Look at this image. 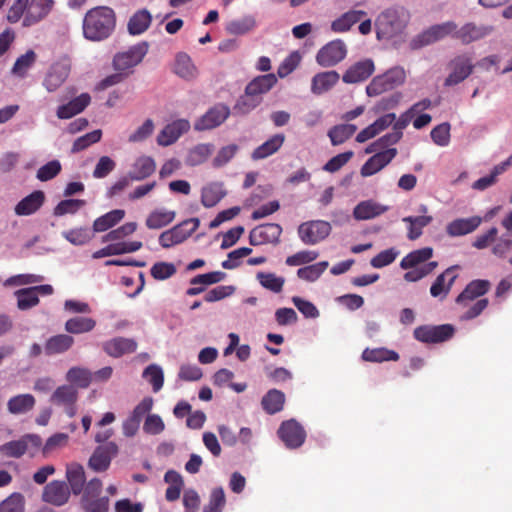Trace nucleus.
<instances>
[{
    "label": "nucleus",
    "instance_id": "nucleus-1",
    "mask_svg": "<svg viewBox=\"0 0 512 512\" xmlns=\"http://www.w3.org/2000/svg\"><path fill=\"white\" fill-rule=\"evenodd\" d=\"M54 5V0H15L8 9L6 19L14 24L23 18L22 25L30 27L44 20Z\"/></svg>",
    "mask_w": 512,
    "mask_h": 512
},
{
    "label": "nucleus",
    "instance_id": "nucleus-2",
    "mask_svg": "<svg viewBox=\"0 0 512 512\" xmlns=\"http://www.w3.org/2000/svg\"><path fill=\"white\" fill-rule=\"evenodd\" d=\"M116 16L113 9L100 6L90 9L83 20L84 37L91 41L108 38L115 29Z\"/></svg>",
    "mask_w": 512,
    "mask_h": 512
},
{
    "label": "nucleus",
    "instance_id": "nucleus-3",
    "mask_svg": "<svg viewBox=\"0 0 512 512\" xmlns=\"http://www.w3.org/2000/svg\"><path fill=\"white\" fill-rule=\"evenodd\" d=\"M405 70L401 67H393L372 79L366 87L368 96H378L386 91L393 90L394 88L402 85L405 82Z\"/></svg>",
    "mask_w": 512,
    "mask_h": 512
},
{
    "label": "nucleus",
    "instance_id": "nucleus-4",
    "mask_svg": "<svg viewBox=\"0 0 512 512\" xmlns=\"http://www.w3.org/2000/svg\"><path fill=\"white\" fill-rule=\"evenodd\" d=\"M149 44L146 41L131 46L128 50L117 53L113 58V68L125 75L140 64L148 53Z\"/></svg>",
    "mask_w": 512,
    "mask_h": 512
},
{
    "label": "nucleus",
    "instance_id": "nucleus-5",
    "mask_svg": "<svg viewBox=\"0 0 512 512\" xmlns=\"http://www.w3.org/2000/svg\"><path fill=\"white\" fill-rule=\"evenodd\" d=\"M455 334L452 324L421 325L414 329L413 336L425 344H438L450 340Z\"/></svg>",
    "mask_w": 512,
    "mask_h": 512
},
{
    "label": "nucleus",
    "instance_id": "nucleus-6",
    "mask_svg": "<svg viewBox=\"0 0 512 512\" xmlns=\"http://www.w3.org/2000/svg\"><path fill=\"white\" fill-rule=\"evenodd\" d=\"M455 22L447 21L441 24H435L419 34L412 42L414 48L427 46L451 37L454 39Z\"/></svg>",
    "mask_w": 512,
    "mask_h": 512
},
{
    "label": "nucleus",
    "instance_id": "nucleus-7",
    "mask_svg": "<svg viewBox=\"0 0 512 512\" xmlns=\"http://www.w3.org/2000/svg\"><path fill=\"white\" fill-rule=\"evenodd\" d=\"M331 229V225L327 221L312 220L304 222L298 227V235L304 244L315 245L328 237Z\"/></svg>",
    "mask_w": 512,
    "mask_h": 512
},
{
    "label": "nucleus",
    "instance_id": "nucleus-8",
    "mask_svg": "<svg viewBox=\"0 0 512 512\" xmlns=\"http://www.w3.org/2000/svg\"><path fill=\"white\" fill-rule=\"evenodd\" d=\"M42 445V439L36 434H27L18 440L7 442L0 446V454L11 458H20L30 449L37 450Z\"/></svg>",
    "mask_w": 512,
    "mask_h": 512
},
{
    "label": "nucleus",
    "instance_id": "nucleus-9",
    "mask_svg": "<svg viewBox=\"0 0 512 512\" xmlns=\"http://www.w3.org/2000/svg\"><path fill=\"white\" fill-rule=\"evenodd\" d=\"M347 46L341 39L328 42L316 54V62L321 67H333L345 59Z\"/></svg>",
    "mask_w": 512,
    "mask_h": 512
},
{
    "label": "nucleus",
    "instance_id": "nucleus-10",
    "mask_svg": "<svg viewBox=\"0 0 512 512\" xmlns=\"http://www.w3.org/2000/svg\"><path fill=\"white\" fill-rule=\"evenodd\" d=\"M230 113V108L227 105L218 103L195 121L194 129L196 131H206L217 128L226 121Z\"/></svg>",
    "mask_w": 512,
    "mask_h": 512
},
{
    "label": "nucleus",
    "instance_id": "nucleus-11",
    "mask_svg": "<svg viewBox=\"0 0 512 512\" xmlns=\"http://www.w3.org/2000/svg\"><path fill=\"white\" fill-rule=\"evenodd\" d=\"M277 434L289 449L299 448L303 445L306 439V432L303 426L295 419L282 422Z\"/></svg>",
    "mask_w": 512,
    "mask_h": 512
},
{
    "label": "nucleus",
    "instance_id": "nucleus-12",
    "mask_svg": "<svg viewBox=\"0 0 512 512\" xmlns=\"http://www.w3.org/2000/svg\"><path fill=\"white\" fill-rule=\"evenodd\" d=\"M471 57L461 54L454 57L450 62L451 72L445 79V86H454L468 78L474 69Z\"/></svg>",
    "mask_w": 512,
    "mask_h": 512
},
{
    "label": "nucleus",
    "instance_id": "nucleus-13",
    "mask_svg": "<svg viewBox=\"0 0 512 512\" xmlns=\"http://www.w3.org/2000/svg\"><path fill=\"white\" fill-rule=\"evenodd\" d=\"M492 32V26L477 25L474 22H468L458 27L455 23L454 39L460 41L463 45H468L485 38Z\"/></svg>",
    "mask_w": 512,
    "mask_h": 512
},
{
    "label": "nucleus",
    "instance_id": "nucleus-14",
    "mask_svg": "<svg viewBox=\"0 0 512 512\" xmlns=\"http://www.w3.org/2000/svg\"><path fill=\"white\" fill-rule=\"evenodd\" d=\"M117 454V444L115 442H107L94 450L88 461V466L95 472H104L110 467L112 459Z\"/></svg>",
    "mask_w": 512,
    "mask_h": 512
},
{
    "label": "nucleus",
    "instance_id": "nucleus-15",
    "mask_svg": "<svg viewBox=\"0 0 512 512\" xmlns=\"http://www.w3.org/2000/svg\"><path fill=\"white\" fill-rule=\"evenodd\" d=\"M282 234V227L277 223L261 224L253 228L249 233V242L253 246L263 244H277Z\"/></svg>",
    "mask_w": 512,
    "mask_h": 512
},
{
    "label": "nucleus",
    "instance_id": "nucleus-16",
    "mask_svg": "<svg viewBox=\"0 0 512 512\" xmlns=\"http://www.w3.org/2000/svg\"><path fill=\"white\" fill-rule=\"evenodd\" d=\"M78 400V391L73 385L59 386L52 394L50 401L58 406H63L65 413L69 417L76 414V402Z\"/></svg>",
    "mask_w": 512,
    "mask_h": 512
},
{
    "label": "nucleus",
    "instance_id": "nucleus-17",
    "mask_svg": "<svg viewBox=\"0 0 512 512\" xmlns=\"http://www.w3.org/2000/svg\"><path fill=\"white\" fill-rule=\"evenodd\" d=\"M70 489L66 482L54 480L48 483L42 492V500L53 506H63L70 498Z\"/></svg>",
    "mask_w": 512,
    "mask_h": 512
},
{
    "label": "nucleus",
    "instance_id": "nucleus-18",
    "mask_svg": "<svg viewBox=\"0 0 512 512\" xmlns=\"http://www.w3.org/2000/svg\"><path fill=\"white\" fill-rule=\"evenodd\" d=\"M459 269V265H452L438 275L430 287L431 296L440 299L446 298L458 278L456 271Z\"/></svg>",
    "mask_w": 512,
    "mask_h": 512
},
{
    "label": "nucleus",
    "instance_id": "nucleus-19",
    "mask_svg": "<svg viewBox=\"0 0 512 512\" xmlns=\"http://www.w3.org/2000/svg\"><path fill=\"white\" fill-rule=\"evenodd\" d=\"M397 155L396 148H388L370 157L361 167L360 173L363 177L376 174L387 166Z\"/></svg>",
    "mask_w": 512,
    "mask_h": 512
},
{
    "label": "nucleus",
    "instance_id": "nucleus-20",
    "mask_svg": "<svg viewBox=\"0 0 512 512\" xmlns=\"http://www.w3.org/2000/svg\"><path fill=\"white\" fill-rule=\"evenodd\" d=\"M190 129V122L186 119H178L167 124L157 136V142L161 146H169L175 143L184 133Z\"/></svg>",
    "mask_w": 512,
    "mask_h": 512
},
{
    "label": "nucleus",
    "instance_id": "nucleus-21",
    "mask_svg": "<svg viewBox=\"0 0 512 512\" xmlns=\"http://www.w3.org/2000/svg\"><path fill=\"white\" fill-rule=\"evenodd\" d=\"M491 288L488 280L476 279L469 282L464 290L456 297L457 304L468 307L469 302L485 295Z\"/></svg>",
    "mask_w": 512,
    "mask_h": 512
},
{
    "label": "nucleus",
    "instance_id": "nucleus-22",
    "mask_svg": "<svg viewBox=\"0 0 512 512\" xmlns=\"http://www.w3.org/2000/svg\"><path fill=\"white\" fill-rule=\"evenodd\" d=\"M374 70V62L371 59H365L350 66L343 74L342 80L348 84L362 82L368 79Z\"/></svg>",
    "mask_w": 512,
    "mask_h": 512
},
{
    "label": "nucleus",
    "instance_id": "nucleus-23",
    "mask_svg": "<svg viewBox=\"0 0 512 512\" xmlns=\"http://www.w3.org/2000/svg\"><path fill=\"white\" fill-rule=\"evenodd\" d=\"M69 74L70 65L67 62H57L50 67L43 85L49 92H54L66 81Z\"/></svg>",
    "mask_w": 512,
    "mask_h": 512
},
{
    "label": "nucleus",
    "instance_id": "nucleus-24",
    "mask_svg": "<svg viewBox=\"0 0 512 512\" xmlns=\"http://www.w3.org/2000/svg\"><path fill=\"white\" fill-rule=\"evenodd\" d=\"M45 202V194L35 190L17 203L14 212L17 216H29L36 213Z\"/></svg>",
    "mask_w": 512,
    "mask_h": 512
},
{
    "label": "nucleus",
    "instance_id": "nucleus-25",
    "mask_svg": "<svg viewBox=\"0 0 512 512\" xmlns=\"http://www.w3.org/2000/svg\"><path fill=\"white\" fill-rule=\"evenodd\" d=\"M482 218L479 216H472L470 218H458L446 226V233L450 237H458L467 235L475 231L481 224Z\"/></svg>",
    "mask_w": 512,
    "mask_h": 512
},
{
    "label": "nucleus",
    "instance_id": "nucleus-26",
    "mask_svg": "<svg viewBox=\"0 0 512 512\" xmlns=\"http://www.w3.org/2000/svg\"><path fill=\"white\" fill-rule=\"evenodd\" d=\"M104 351L115 358L124 354L133 353L137 349V343L133 339L116 337L103 344Z\"/></svg>",
    "mask_w": 512,
    "mask_h": 512
},
{
    "label": "nucleus",
    "instance_id": "nucleus-27",
    "mask_svg": "<svg viewBox=\"0 0 512 512\" xmlns=\"http://www.w3.org/2000/svg\"><path fill=\"white\" fill-rule=\"evenodd\" d=\"M66 478L70 492L74 495H80L84 490V485L86 483V476L83 466L75 462L67 464Z\"/></svg>",
    "mask_w": 512,
    "mask_h": 512
},
{
    "label": "nucleus",
    "instance_id": "nucleus-28",
    "mask_svg": "<svg viewBox=\"0 0 512 512\" xmlns=\"http://www.w3.org/2000/svg\"><path fill=\"white\" fill-rule=\"evenodd\" d=\"M90 101V95L88 93H82L67 104L59 106L56 113L57 117L59 119H70L81 113L89 105Z\"/></svg>",
    "mask_w": 512,
    "mask_h": 512
},
{
    "label": "nucleus",
    "instance_id": "nucleus-29",
    "mask_svg": "<svg viewBox=\"0 0 512 512\" xmlns=\"http://www.w3.org/2000/svg\"><path fill=\"white\" fill-rule=\"evenodd\" d=\"M285 142V135L278 133L270 137L263 144L255 148L251 154V158L254 161L265 159L276 152L283 146Z\"/></svg>",
    "mask_w": 512,
    "mask_h": 512
},
{
    "label": "nucleus",
    "instance_id": "nucleus-30",
    "mask_svg": "<svg viewBox=\"0 0 512 512\" xmlns=\"http://www.w3.org/2000/svg\"><path fill=\"white\" fill-rule=\"evenodd\" d=\"M339 78V74L333 70L317 73L311 81V92L321 95L335 86Z\"/></svg>",
    "mask_w": 512,
    "mask_h": 512
},
{
    "label": "nucleus",
    "instance_id": "nucleus-31",
    "mask_svg": "<svg viewBox=\"0 0 512 512\" xmlns=\"http://www.w3.org/2000/svg\"><path fill=\"white\" fill-rule=\"evenodd\" d=\"M388 210V207L383 206L373 200L362 201L356 205L353 210V216L357 220H368L375 218Z\"/></svg>",
    "mask_w": 512,
    "mask_h": 512
},
{
    "label": "nucleus",
    "instance_id": "nucleus-32",
    "mask_svg": "<svg viewBox=\"0 0 512 512\" xmlns=\"http://www.w3.org/2000/svg\"><path fill=\"white\" fill-rule=\"evenodd\" d=\"M277 83V78L274 74L269 73L255 77L246 86L247 94H252L257 97H261L262 94L270 91Z\"/></svg>",
    "mask_w": 512,
    "mask_h": 512
},
{
    "label": "nucleus",
    "instance_id": "nucleus-33",
    "mask_svg": "<svg viewBox=\"0 0 512 512\" xmlns=\"http://www.w3.org/2000/svg\"><path fill=\"white\" fill-rule=\"evenodd\" d=\"M74 344V338L68 334H58L50 337L45 345L44 352L46 355H56L68 351Z\"/></svg>",
    "mask_w": 512,
    "mask_h": 512
},
{
    "label": "nucleus",
    "instance_id": "nucleus-34",
    "mask_svg": "<svg viewBox=\"0 0 512 512\" xmlns=\"http://www.w3.org/2000/svg\"><path fill=\"white\" fill-rule=\"evenodd\" d=\"M285 394L278 389H270L261 400L263 410L270 415L282 411L285 404Z\"/></svg>",
    "mask_w": 512,
    "mask_h": 512
},
{
    "label": "nucleus",
    "instance_id": "nucleus-35",
    "mask_svg": "<svg viewBox=\"0 0 512 512\" xmlns=\"http://www.w3.org/2000/svg\"><path fill=\"white\" fill-rule=\"evenodd\" d=\"M152 22V15L147 9H141L135 12L128 22V32L131 35H140L144 33Z\"/></svg>",
    "mask_w": 512,
    "mask_h": 512
},
{
    "label": "nucleus",
    "instance_id": "nucleus-36",
    "mask_svg": "<svg viewBox=\"0 0 512 512\" xmlns=\"http://www.w3.org/2000/svg\"><path fill=\"white\" fill-rule=\"evenodd\" d=\"M155 168V162L151 157L142 156L135 161L129 172V178L136 181L143 180L153 174Z\"/></svg>",
    "mask_w": 512,
    "mask_h": 512
},
{
    "label": "nucleus",
    "instance_id": "nucleus-37",
    "mask_svg": "<svg viewBox=\"0 0 512 512\" xmlns=\"http://www.w3.org/2000/svg\"><path fill=\"white\" fill-rule=\"evenodd\" d=\"M226 195L220 183H210L202 188L201 203L206 208L217 205Z\"/></svg>",
    "mask_w": 512,
    "mask_h": 512
},
{
    "label": "nucleus",
    "instance_id": "nucleus-38",
    "mask_svg": "<svg viewBox=\"0 0 512 512\" xmlns=\"http://www.w3.org/2000/svg\"><path fill=\"white\" fill-rule=\"evenodd\" d=\"M433 256L431 247H424L408 253L400 262V267L404 270L412 269L425 263Z\"/></svg>",
    "mask_w": 512,
    "mask_h": 512
},
{
    "label": "nucleus",
    "instance_id": "nucleus-39",
    "mask_svg": "<svg viewBox=\"0 0 512 512\" xmlns=\"http://www.w3.org/2000/svg\"><path fill=\"white\" fill-rule=\"evenodd\" d=\"M35 397L31 394H20L9 399L7 403L8 411L11 414H24L32 410L35 406Z\"/></svg>",
    "mask_w": 512,
    "mask_h": 512
},
{
    "label": "nucleus",
    "instance_id": "nucleus-40",
    "mask_svg": "<svg viewBox=\"0 0 512 512\" xmlns=\"http://www.w3.org/2000/svg\"><path fill=\"white\" fill-rule=\"evenodd\" d=\"M366 12L361 10H350L339 18L334 20L331 24V29L334 32L342 33L348 31L354 24L359 22Z\"/></svg>",
    "mask_w": 512,
    "mask_h": 512
},
{
    "label": "nucleus",
    "instance_id": "nucleus-41",
    "mask_svg": "<svg viewBox=\"0 0 512 512\" xmlns=\"http://www.w3.org/2000/svg\"><path fill=\"white\" fill-rule=\"evenodd\" d=\"M125 216V211L115 209L98 217L93 223V232H104L118 224Z\"/></svg>",
    "mask_w": 512,
    "mask_h": 512
},
{
    "label": "nucleus",
    "instance_id": "nucleus-42",
    "mask_svg": "<svg viewBox=\"0 0 512 512\" xmlns=\"http://www.w3.org/2000/svg\"><path fill=\"white\" fill-rule=\"evenodd\" d=\"M362 359L367 362H384V361H397L399 354L394 350L387 348H366L362 353Z\"/></svg>",
    "mask_w": 512,
    "mask_h": 512
},
{
    "label": "nucleus",
    "instance_id": "nucleus-43",
    "mask_svg": "<svg viewBox=\"0 0 512 512\" xmlns=\"http://www.w3.org/2000/svg\"><path fill=\"white\" fill-rule=\"evenodd\" d=\"M96 321L90 317H73L66 321L65 330L71 334H82L92 331Z\"/></svg>",
    "mask_w": 512,
    "mask_h": 512
},
{
    "label": "nucleus",
    "instance_id": "nucleus-44",
    "mask_svg": "<svg viewBox=\"0 0 512 512\" xmlns=\"http://www.w3.org/2000/svg\"><path fill=\"white\" fill-rule=\"evenodd\" d=\"M432 216H407L404 222L409 223L407 237L409 240H416L422 235V229L432 222Z\"/></svg>",
    "mask_w": 512,
    "mask_h": 512
},
{
    "label": "nucleus",
    "instance_id": "nucleus-45",
    "mask_svg": "<svg viewBox=\"0 0 512 512\" xmlns=\"http://www.w3.org/2000/svg\"><path fill=\"white\" fill-rule=\"evenodd\" d=\"M357 130L354 124H339L328 131V136L333 146L341 145L347 141Z\"/></svg>",
    "mask_w": 512,
    "mask_h": 512
},
{
    "label": "nucleus",
    "instance_id": "nucleus-46",
    "mask_svg": "<svg viewBox=\"0 0 512 512\" xmlns=\"http://www.w3.org/2000/svg\"><path fill=\"white\" fill-rule=\"evenodd\" d=\"M174 72L184 79H192L196 76V68L188 54H177L175 59Z\"/></svg>",
    "mask_w": 512,
    "mask_h": 512
},
{
    "label": "nucleus",
    "instance_id": "nucleus-47",
    "mask_svg": "<svg viewBox=\"0 0 512 512\" xmlns=\"http://www.w3.org/2000/svg\"><path fill=\"white\" fill-rule=\"evenodd\" d=\"M175 215L174 211L163 209L154 210L148 215L146 219V226L149 229H160L170 224L174 220Z\"/></svg>",
    "mask_w": 512,
    "mask_h": 512
},
{
    "label": "nucleus",
    "instance_id": "nucleus-48",
    "mask_svg": "<svg viewBox=\"0 0 512 512\" xmlns=\"http://www.w3.org/2000/svg\"><path fill=\"white\" fill-rule=\"evenodd\" d=\"M37 55L33 50L26 51L25 54L19 56L12 69L11 73L17 77L23 78L26 76L28 70L35 64Z\"/></svg>",
    "mask_w": 512,
    "mask_h": 512
},
{
    "label": "nucleus",
    "instance_id": "nucleus-49",
    "mask_svg": "<svg viewBox=\"0 0 512 512\" xmlns=\"http://www.w3.org/2000/svg\"><path fill=\"white\" fill-rule=\"evenodd\" d=\"M214 146L210 143H201L193 147L187 156V163L197 166L204 163L212 154Z\"/></svg>",
    "mask_w": 512,
    "mask_h": 512
},
{
    "label": "nucleus",
    "instance_id": "nucleus-50",
    "mask_svg": "<svg viewBox=\"0 0 512 512\" xmlns=\"http://www.w3.org/2000/svg\"><path fill=\"white\" fill-rule=\"evenodd\" d=\"M92 373L85 368L72 367L66 374V379L79 388H87L92 381Z\"/></svg>",
    "mask_w": 512,
    "mask_h": 512
},
{
    "label": "nucleus",
    "instance_id": "nucleus-51",
    "mask_svg": "<svg viewBox=\"0 0 512 512\" xmlns=\"http://www.w3.org/2000/svg\"><path fill=\"white\" fill-rule=\"evenodd\" d=\"M14 294L17 298L19 310L25 311L39 304V297H37L32 287L19 289Z\"/></svg>",
    "mask_w": 512,
    "mask_h": 512
},
{
    "label": "nucleus",
    "instance_id": "nucleus-52",
    "mask_svg": "<svg viewBox=\"0 0 512 512\" xmlns=\"http://www.w3.org/2000/svg\"><path fill=\"white\" fill-rule=\"evenodd\" d=\"M262 101V97H257L252 94H247L245 91L244 95L240 96L236 104L233 107V111L237 115H246L255 109Z\"/></svg>",
    "mask_w": 512,
    "mask_h": 512
},
{
    "label": "nucleus",
    "instance_id": "nucleus-53",
    "mask_svg": "<svg viewBox=\"0 0 512 512\" xmlns=\"http://www.w3.org/2000/svg\"><path fill=\"white\" fill-rule=\"evenodd\" d=\"M328 265L329 264L327 261H321L309 266L299 268L297 270V276L302 280L314 282L324 273Z\"/></svg>",
    "mask_w": 512,
    "mask_h": 512
},
{
    "label": "nucleus",
    "instance_id": "nucleus-54",
    "mask_svg": "<svg viewBox=\"0 0 512 512\" xmlns=\"http://www.w3.org/2000/svg\"><path fill=\"white\" fill-rule=\"evenodd\" d=\"M256 277L265 289L274 293H280L285 283L283 277L276 276L274 273L258 272Z\"/></svg>",
    "mask_w": 512,
    "mask_h": 512
},
{
    "label": "nucleus",
    "instance_id": "nucleus-55",
    "mask_svg": "<svg viewBox=\"0 0 512 512\" xmlns=\"http://www.w3.org/2000/svg\"><path fill=\"white\" fill-rule=\"evenodd\" d=\"M226 504L225 493L222 487L212 489L209 502L204 506L203 512H222Z\"/></svg>",
    "mask_w": 512,
    "mask_h": 512
},
{
    "label": "nucleus",
    "instance_id": "nucleus-56",
    "mask_svg": "<svg viewBox=\"0 0 512 512\" xmlns=\"http://www.w3.org/2000/svg\"><path fill=\"white\" fill-rule=\"evenodd\" d=\"M63 237L73 245H84L88 243L93 234L88 228H75L62 233Z\"/></svg>",
    "mask_w": 512,
    "mask_h": 512
},
{
    "label": "nucleus",
    "instance_id": "nucleus-57",
    "mask_svg": "<svg viewBox=\"0 0 512 512\" xmlns=\"http://www.w3.org/2000/svg\"><path fill=\"white\" fill-rule=\"evenodd\" d=\"M143 377L152 385L154 392H158L163 387L164 376L159 366L151 364L146 367L143 371Z\"/></svg>",
    "mask_w": 512,
    "mask_h": 512
},
{
    "label": "nucleus",
    "instance_id": "nucleus-58",
    "mask_svg": "<svg viewBox=\"0 0 512 512\" xmlns=\"http://www.w3.org/2000/svg\"><path fill=\"white\" fill-rule=\"evenodd\" d=\"M101 137L102 131L98 129L77 138L72 145V153H78L85 150L90 145L99 142Z\"/></svg>",
    "mask_w": 512,
    "mask_h": 512
},
{
    "label": "nucleus",
    "instance_id": "nucleus-59",
    "mask_svg": "<svg viewBox=\"0 0 512 512\" xmlns=\"http://www.w3.org/2000/svg\"><path fill=\"white\" fill-rule=\"evenodd\" d=\"M84 205H85V201L81 200V199L62 200L54 208L53 214L55 216H63L66 214H75Z\"/></svg>",
    "mask_w": 512,
    "mask_h": 512
},
{
    "label": "nucleus",
    "instance_id": "nucleus-60",
    "mask_svg": "<svg viewBox=\"0 0 512 512\" xmlns=\"http://www.w3.org/2000/svg\"><path fill=\"white\" fill-rule=\"evenodd\" d=\"M238 150L239 147L236 144H229L222 147L212 161L213 167L220 168L225 166L232 158H234Z\"/></svg>",
    "mask_w": 512,
    "mask_h": 512
},
{
    "label": "nucleus",
    "instance_id": "nucleus-61",
    "mask_svg": "<svg viewBox=\"0 0 512 512\" xmlns=\"http://www.w3.org/2000/svg\"><path fill=\"white\" fill-rule=\"evenodd\" d=\"M137 229L136 222H127L117 229L111 230L102 238V242L118 241L133 234Z\"/></svg>",
    "mask_w": 512,
    "mask_h": 512
},
{
    "label": "nucleus",
    "instance_id": "nucleus-62",
    "mask_svg": "<svg viewBox=\"0 0 512 512\" xmlns=\"http://www.w3.org/2000/svg\"><path fill=\"white\" fill-rule=\"evenodd\" d=\"M165 429V423L158 414H148L144 420L143 431L149 435L161 434Z\"/></svg>",
    "mask_w": 512,
    "mask_h": 512
},
{
    "label": "nucleus",
    "instance_id": "nucleus-63",
    "mask_svg": "<svg viewBox=\"0 0 512 512\" xmlns=\"http://www.w3.org/2000/svg\"><path fill=\"white\" fill-rule=\"evenodd\" d=\"M0 512H24V497L13 493L0 504Z\"/></svg>",
    "mask_w": 512,
    "mask_h": 512
},
{
    "label": "nucleus",
    "instance_id": "nucleus-64",
    "mask_svg": "<svg viewBox=\"0 0 512 512\" xmlns=\"http://www.w3.org/2000/svg\"><path fill=\"white\" fill-rule=\"evenodd\" d=\"M110 500L107 496H102L90 501H80L84 512H108Z\"/></svg>",
    "mask_w": 512,
    "mask_h": 512
}]
</instances>
